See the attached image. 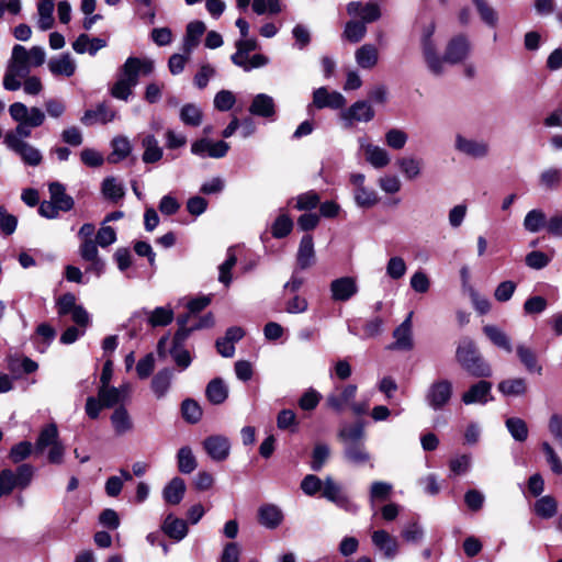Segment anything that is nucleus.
<instances>
[{
  "label": "nucleus",
  "mask_w": 562,
  "mask_h": 562,
  "mask_svg": "<svg viewBox=\"0 0 562 562\" xmlns=\"http://www.w3.org/2000/svg\"><path fill=\"white\" fill-rule=\"evenodd\" d=\"M436 24L430 21L424 25L420 34V49L428 71L434 76H442L446 65L464 63L471 55L472 45L464 34L452 36L446 44L443 55L438 52L437 42L434 38Z\"/></svg>",
  "instance_id": "f257e3e1"
},
{
  "label": "nucleus",
  "mask_w": 562,
  "mask_h": 562,
  "mask_svg": "<svg viewBox=\"0 0 562 562\" xmlns=\"http://www.w3.org/2000/svg\"><path fill=\"white\" fill-rule=\"evenodd\" d=\"M155 69L150 58L128 57L120 67L117 78L110 88V94L117 100L128 101L140 76H149Z\"/></svg>",
  "instance_id": "f03ea898"
},
{
  "label": "nucleus",
  "mask_w": 562,
  "mask_h": 562,
  "mask_svg": "<svg viewBox=\"0 0 562 562\" xmlns=\"http://www.w3.org/2000/svg\"><path fill=\"white\" fill-rule=\"evenodd\" d=\"M9 113L13 121L18 123L14 131L4 136L3 143L10 146V139L14 138L19 143H26L24 139L31 136V130L44 124L46 115L37 106L27 108L22 102H14L9 106Z\"/></svg>",
  "instance_id": "7ed1b4c3"
},
{
  "label": "nucleus",
  "mask_w": 562,
  "mask_h": 562,
  "mask_svg": "<svg viewBox=\"0 0 562 562\" xmlns=\"http://www.w3.org/2000/svg\"><path fill=\"white\" fill-rule=\"evenodd\" d=\"M456 358L459 364L473 376L490 378L492 375L491 366L482 359L474 342L469 338L461 340Z\"/></svg>",
  "instance_id": "20e7f679"
},
{
  "label": "nucleus",
  "mask_w": 562,
  "mask_h": 562,
  "mask_svg": "<svg viewBox=\"0 0 562 562\" xmlns=\"http://www.w3.org/2000/svg\"><path fill=\"white\" fill-rule=\"evenodd\" d=\"M35 469L29 463L20 464L15 471H0V497L9 496L14 488L25 490L33 481Z\"/></svg>",
  "instance_id": "39448f33"
},
{
  "label": "nucleus",
  "mask_w": 562,
  "mask_h": 562,
  "mask_svg": "<svg viewBox=\"0 0 562 562\" xmlns=\"http://www.w3.org/2000/svg\"><path fill=\"white\" fill-rule=\"evenodd\" d=\"M375 116V111L371 103L366 100H359L348 108H342L338 114L344 128H352L357 123H369Z\"/></svg>",
  "instance_id": "423d86ee"
},
{
  "label": "nucleus",
  "mask_w": 562,
  "mask_h": 562,
  "mask_svg": "<svg viewBox=\"0 0 562 562\" xmlns=\"http://www.w3.org/2000/svg\"><path fill=\"white\" fill-rule=\"evenodd\" d=\"M452 395V382L448 379H437L429 384L425 393V402L431 409L441 411L450 403Z\"/></svg>",
  "instance_id": "0eeeda50"
},
{
  "label": "nucleus",
  "mask_w": 562,
  "mask_h": 562,
  "mask_svg": "<svg viewBox=\"0 0 562 562\" xmlns=\"http://www.w3.org/2000/svg\"><path fill=\"white\" fill-rule=\"evenodd\" d=\"M349 181L353 187V199L357 206L370 209L379 203L380 199L376 191L366 186V176L363 173H351Z\"/></svg>",
  "instance_id": "6e6552de"
},
{
  "label": "nucleus",
  "mask_w": 562,
  "mask_h": 562,
  "mask_svg": "<svg viewBox=\"0 0 562 562\" xmlns=\"http://www.w3.org/2000/svg\"><path fill=\"white\" fill-rule=\"evenodd\" d=\"M359 149L363 153L364 160L374 169H382L390 165V153L373 143L369 142L367 137L358 138Z\"/></svg>",
  "instance_id": "1a4fd4ad"
},
{
  "label": "nucleus",
  "mask_w": 562,
  "mask_h": 562,
  "mask_svg": "<svg viewBox=\"0 0 562 562\" xmlns=\"http://www.w3.org/2000/svg\"><path fill=\"white\" fill-rule=\"evenodd\" d=\"M322 495L327 501L334 503L338 507L345 509L349 513H356L358 510L357 505H355L347 494L344 492L340 484H338L331 476H326L324 480V486Z\"/></svg>",
  "instance_id": "9d476101"
},
{
  "label": "nucleus",
  "mask_w": 562,
  "mask_h": 562,
  "mask_svg": "<svg viewBox=\"0 0 562 562\" xmlns=\"http://www.w3.org/2000/svg\"><path fill=\"white\" fill-rule=\"evenodd\" d=\"M229 150V144L224 140H212L203 137L191 144V153L200 158H223Z\"/></svg>",
  "instance_id": "9b49d317"
},
{
  "label": "nucleus",
  "mask_w": 562,
  "mask_h": 562,
  "mask_svg": "<svg viewBox=\"0 0 562 562\" xmlns=\"http://www.w3.org/2000/svg\"><path fill=\"white\" fill-rule=\"evenodd\" d=\"M98 244L94 240L81 241L78 252L80 258L88 262L86 272L95 276L97 278L105 270V262L99 256Z\"/></svg>",
  "instance_id": "f8f14e48"
},
{
  "label": "nucleus",
  "mask_w": 562,
  "mask_h": 562,
  "mask_svg": "<svg viewBox=\"0 0 562 562\" xmlns=\"http://www.w3.org/2000/svg\"><path fill=\"white\" fill-rule=\"evenodd\" d=\"M346 98L338 91H329L326 87L317 88L313 91V101L307 109L322 110L325 108L340 110L346 105Z\"/></svg>",
  "instance_id": "ddd939ff"
},
{
  "label": "nucleus",
  "mask_w": 562,
  "mask_h": 562,
  "mask_svg": "<svg viewBox=\"0 0 562 562\" xmlns=\"http://www.w3.org/2000/svg\"><path fill=\"white\" fill-rule=\"evenodd\" d=\"M454 148L473 159L485 158L490 153L488 143L483 139L469 138L458 134L454 139Z\"/></svg>",
  "instance_id": "4468645a"
},
{
  "label": "nucleus",
  "mask_w": 562,
  "mask_h": 562,
  "mask_svg": "<svg viewBox=\"0 0 562 562\" xmlns=\"http://www.w3.org/2000/svg\"><path fill=\"white\" fill-rule=\"evenodd\" d=\"M356 384L341 385L335 389L334 392L327 395L326 405L337 412H342L346 407L352 403L357 394Z\"/></svg>",
  "instance_id": "2eb2a0df"
},
{
  "label": "nucleus",
  "mask_w": 562,
  "mask_h": 562,
  "mask_svg": "<svg viewBox=\"0 0 562 562\" xmlns=\"http://www.w3.org/2000/svg\"><path fill=\"white\" fill-rule=\"evenodd\" d=\"M358 291L359 286L353 277H341L330 282V294L335 302L349 301Z\"/></svg>",
  "instance_id": "dca6fc26"
},
{
  "label": "nucleus",
  "mask_w": 562,
  "mask_h": 562,
  "mask_svg": "<svg viewBox=\"0 0 562 562\" xmlns=\"http://www.w3.org/2000/svg\"><path fill=\"white\" fill-rule=\"evenodd\" d=\"M202 445L207 456L214 461H224L229 456L231 442L225 436L214 435L206 437Z\"/></svg>",
  "instance_id": "f3484780"
},
{
  "label": "nucleus",
  "mask_w": 562,
  "mask_h": 562,
  "mask_svg": "<svg viewBox=\"0 0 562 562\" xmlns=\"http://www.w3.org/2000/svg\"><path fill=\"white\" fill-rule=\"evenodd\" d=\"M492 400V383L485 380H480L479 382L472 384L469 390L465 391L461 396V401L465 405H485Z\"/></svg>",
  "instance_id": "a211bd4d"
},
{
  "label": "nucleus",
  "mask_w": 562,
  "mask_h": 562,
  "mask_svg": "<svg viewBox=\"0 0 562 562\" xmlns=\"http://www.w3.org/2000/svg\"><path fill=\"white\" fill-rule=\"evenodd\" d=\"M7 147L16 154L25 165L36 167L43 160L41 150L30 143H19L12 138L10 139V146Z\"/></svg>",
  "instance_id": "6ab92c4d"
},
{
  "label": "nucleus",
  "mask_w": 562,
  "mask_h": 562,
  "mask_svg": "<svg viewBox=\"0 0 562 562\" xmlns=\"http://www.w3.org/2000/svg\"><path fill=\"white\" fill-rule=\"evenodd\" d=\"M373 546L383 553V557L392 560L398 552V542L387 531L380 529L371 535Z\"/></svg>",
  "instance_id": "aec40b11"
},
{
  "label": "nucleus",
  "mask_w": 562,
  "mask_h": 562,
  "mask_svg": "<svg viewBox=\"0 0 562 562\" xmlns=\"http://www.w3.org/2000/svg\"><path fill=\"white\" fill-rule=\"evenodd\" d=\"M117 116L116 111L111 109L105 103H99L95 109L87 110L82 117L81 123L90 126L97 123L106 124L114 121Z\"/></svg>",
  "instance_id": "412c9836"
},
{
  "label": "nucleus",
  "mask_w": 562,
  "mask_h": 562,
  "mask_svg": "<svg viewBox=\"0 0 562 562\" xmlns=\"http://www.w3.org/2000/svg\"><path fill=\"white\" fill-rule=\"evenodd\" d=\"M347 12L352 16H360L363 23H371L380 19L381 11L376 3L362 4L360 1H351L347 4Z\"/></svg>",
  "instance_id": "4be33fe9"
},
{
  "label": "nucleus",
  "mask_w": 562,
  "mask_h": 562,
  "mask_svg": "<svg viewBox=\"0 0 562 562\" xmlns=\"http://www.w3.org/2000/svg\"><path fill=\"white\" fill-rule=\"evenodd\" d=\"M140 144L144 149L142 160L145 164H155L164 156V149L154 134L144 133L140 135Z\"/></svg>",
  "instance_id": "5701e85b"
},
{
  "label": "nucleus",
  "mask_w": 562,
  "mask_h": 562,
  "mask_svg": "<svg viewBox=\"0 0 562 562\" xmlns=\"http://www.w3.org/2000/svg\"><path fill=\"white\" fill-rule=\"evenodd\" d=\"M252 115L270 119L276 114V103L272 97L266 93H258L254 97L249 106Z\"/></svg>",
  "instance_id": "b1692460"
},
{
  "label": "nucleus",
  "mask_w": 562,
  "mask_h": 562,
  "mask_svg": "<svg viewBox=\"0 0 562 562\" xmlns=\"http://www.w3.org/2000/svg\"><path fill=\"white\" fill-rule=\"evenodd\" d=\"M394 344L392 349L411 350L414 346L412 337V313L408 314L406 319L394 330Z\"/></svg>",
  "instance_id": "393cba45"
},
{
  "label": "nucleus",
  "mask_w": 562,
  "mask_h": 562,
  "mask_svg": "<svg viewBox=\"0 0 562 562\" xmlns=\"http://www.w3.org/2000/svg\"><path fill=\"white\" fill-rule=\"evenodd\" d=\"M48 69L54 76L69 78L76 72L77 65L69 54H61L49 59Z\"/></svg>",
  "instance_id": "a878e982"
},
{
  "label": "nucleus",
  "mask_w": 562,
  "mask_h": 562,
  "mask_svg": "<svg viewBox=\"0 0 562 562\" xmlns=\"http://www.w3.org/2000/svg\"><path fill=\"white\" fill-rule=\"evenodd\" d=\"M108 42L100 37H90L87 34H80L72 43V49L77 54L88 53L94 56L100 49L106 47Z\"/></svg>",
  "instance_id": "bb28decb"
},
{
  "label": "nucleus",
  "mask_w": 562,
  "mask_h": 562,
  "mask_svg": "<svg viewBox=\"0 0 562 562\" xmlns=\"http://www.w3.org/2000/svg\"><path fill=\"white\" fill-rule=\"evenodd\" d=\"M258 519L263 527L276 529L283 520V513L277 505L266 504L259 507Z\"/></svg>",
  "instance_id": "cd10ccee"
},
{
  "label": "nucleus",
  "mask_w": 562,
  "mask_h": 562,
  "mask_svg": "<svg viewBox=\"0 0 562 562\" xmlns=\"http://www.w3.org/2000/svg\"><path fill=\"white\" fill-rule=\"evenodd\" d=\"M337 436L344 447L363 442L366 440L364 425L362 423L342 425Z\"/></svg>",
  "instance_id": "c85d7f7f"
},
{
  "label": "nucleus",
  "mask_w": 562,
  "mask_h": 562,
  "mask_svg": "<svg viewBox=\"0 0 562 562\" xmlns=\"http://www.w3.org/2000/svg\"><path fill=\"white\" fill-rule=\"evenodd\" d=\"M296 261L301 269L310 268L315 261L314 241L308 234L304 235L300 241Z\"/></svg>",
  "instance_id": "c756f323"
},
{
  "label": "nucleus",
  "mask_w": 562,
  "mask_h": 562,
  "mask_svg": "<svg viewBox=\"0 0 562 562\" xmlns=\"http://www.w3.org/2000/svg\"><path fill=\"white\" fill-rule=\"evenodd\" d=\"M50 200L59 207L63 212L70 211L74 205V199L66 193L64 184L60 182H52L48 186Z\"/></svg>",
  "instance_id": "7c9ffc66"
},
{
  "label": "nucleus",
  "mask_w": 562,
  "mask_h": 562,
  "mask_svg": "<svg viewBox=\"0 0 562 562\" xmlns=\"http://www.w3.org/2000/svg\"><path fill=\"white\" fill-rule=\"evenodd\" d=\"M395 164L408 181L415 180L422 175L423 161L413 156L397 158Z\"/></svg>",
  "instance_id": "2f4dec72"
},
{
  "label": "nucleus",
  "mask_w": 562,
  "mask_h": 562,
  "mask_svg": "<svg viewBox=\"0 0 562 562\" xmlns=\"http://www.w3.org/2000/svg\"><path fill=\"white\" fill-rule=\"evenodd\" d=\"M516 353L528 372L539 375L542 374V366L539 363L537 355L531 348L520 344L516 347Z\"/></svg>",
  "instance_id": "473e14b6"
},
{
  "label": "nucleus",
  "mask_w": 562,
  "mask_h": 562,
  "mask_svg": "<svg viewBox=\"0 0 562 562\" xmlns=\"http://www.w3.org/2000/svg\"><path fill=\"white\" fill-rule=\"evenodd\" d=\"M173 379L171 369L165 368L158 371L151 380V390L156 398L160 400L168 393Z\"/></svg>",
  "instance_id": "72a5a7b5"
},
{
  "label": "nucleus",
  "mask_w": 562,
  "mask_h": 562,
  "mask_svg": "<svg viewBox=\"0 0 562 562\" xmlns=\"http://www.w3.org/2000/svg\"><path fill=\"white\" fill-rule=\"evenodd\" d=\"M59 440L57 426L55 424H48L40 431L34 449L37 453H43L47 448L54 446Z\"/></svg>",
  "instance_id": "f704fd0d"
},
{
  "label": "nucleus",
  "mask_w": 562,
  "mask_h": 562,
  "mask_svg": "<svg viewBox=\"0 0 562 562\" xmlns=\"http://www.w3.org/2000/svg\"><path fill=\"white\" fill-rule=\"evenodd\" d=\"M186 493V483L181 477H173L164 488L162 497L167 504L178 505Z\"/></svg>",
  "instance_id": "c9c22d12"
},
{
  "label": "nucleus",
  "mask_w": 562,
  "mask_h": 562,
  "mask_svg": "<svg viewBox=\"0 0 562 562\" xmlns=\"http://www.w3.org/2000/svg\"><path fill=\"white\" fill-rule=\"evenodd\" d=\"M111 424L116 435L122 436L133 430L134 424L126 408L117 407L111 415Z\"/></svg>",
  "instance_id": "e433bc0d"
},
{
  "label": "nucleus",
  "mask_w": 562,
  "mask_h": 562,
  "mask_svg": "<svg viewBox=\"0 0 562 562\" xmlns=\"http://www.w3.org/2000/svg\"><path fill=\"white\" fill-rule=\"evenodd\" d=\"M112 153L108 156V161L117 164L127 158L132 151V144L126 136H116L111 142Z\"/></svg>",
  "instance_id": "4c0bfd02"
},
{
  "label": "nucleus",
  "mask_w": 562,
  "mask_h": 562,
  "mask_svg": "<svg viewBox=\"0 0 562 562\" xmlns=\"http://www.w3.org/2000/svg\"><path fill=\"white\" fill-rule=\"evenodd\" d=\"M164 532L176 541L182 540L188 533V526L183 519L168 515L162 524Z\"/></svg>",
  "instance_id": "58836bf2"
},
{
  "label": "nucleus",
  "mask_w": 562,
  "mask_h": 562,
  "mask_svg": "<svg viewBox=\"0 0 562 562\" xmlns=\"http://www.w3.org/2000/svg\"><path fill=\"white\" fill-rule=\"evenodd\" d=\"M355 58L359 67L371 69L378 64V49L372 44H364L356 50Z\"/></svg>",
  "instance_id": "ea45409f"
},
{
  "label": "nucleus",
  "mask_w": 562,
  "mask_h": 562,
  "mask_svg": "<svg viewBox=\"0 0 562 562\" xmlns=\"http://www.w3.org/2000/svg\"><path fill=\"white\" fill-rule=\"evenodd\" d=\"M504 396H522L527 393V381L524 378H512L503 380L497 385Z\"/></svg>",
  "instance_id": "a19ab883"
},
{
  "label": "nucleus",
  "mask_w": 562,
  "mask_h": 562,
  "mask_svg": "<svg viewBox=\"0 0 562 562\" xmlns=\"http://www.w3.org/2000/svg\"><path fill=\"white\" fill-rule=\"evenodd\" d=\"M483 331L497 348H501L508 353L513 351L512 340L503 329L494 325H486L484 326Z\"/></svg>",
  "instance_id": "79ce46f5"
},
{
  "label": "nucleus",
  "mask_w": 562,
  "mask_h": 562,
  "mask_svg": "<svg viewBox=\"0 0 562 562\" xmlns=\"http://www.w3.org/2000/svg\"><path fill=\"white\" fill-rule=\"evenodd\" d=\"M344 456L345 459L356 465H361L370 461L371 456L368 452L364 441L355 443V445H348L344 447Z\"/></svg>",
  "instance_id": "37998d69"
},
{
  "label": "nucleus",
  "mask_w": 562,
  "mask_h": 562,
  "mask_svg": "<svg viewBox=\"0 0 562 562\" xmlns=\"http://www.w3.org/2000/svg\"><path fill=\"white\" fill-rule=\"evenodd\" d=\"M205 394L211 403L222 404L228 396V387L222 379L216 378L209 382Z\"/></svg>",
  "instance_id": "c03bdc74"
},
{
  "label": "nucleus",
  "mask_w": 562,
  "mask_h": 562,
  "mask_svg": "<svg viewBox=\"0 0 562 562\" xmlns=\"http://www.w3.org/2000/svg\"><path fill=\"white\" fill-rule=\"evenodd\" d=\"M533 510L540 518L550 519L558 513V502L551 495L541 496L536 501Z\"/></svg>",
  "instance_id": "a18cd8bd"
},
{
  "label": "nucleus",
  "mask_w": 562,
  "mask_h": 562,
  "mask_svg": "<svg viewBox=\"0 0 562 562\" xmlns=\"http://www.w3.org/2000/svg\"><path fill=\"white\" fill-rule=\"evenodd\" d=\"M55 3L40 0L37 2V27L41 31H47L54 25Z\"/></svg>",
  "instance_id": "49530a36"
},
{
  "label": "nucleus",
  "mask_w": 562,
  "mask_h": 562,
  "mask_svg": "<svg viewBox=\"0 0 562 562\" xmlns=\"http://www.w3.org/2000/svg\"><path fill=\"white\" fill-rule=\"evenodd\" d=\"M393 491V485L384 481H375L370 486L369 501L371 508L374 509L376 503L389 499Z\"/></svg>",
  "instance_id": "de8ad7c7"
},
{
  "label": "nucleus",
  "mask_w": 562,
  "mask_h": 562,
  "mask_svg": "<svg viewBox=\"0 0 562 562\" xmlns=\"http://www.w3.org/2000/svg\"><path fill=\"white\" fill-rule=\"evenodd\" d=\"M8 67L18 69L24 75H29L30 61L27 50L22 45H14Z\"/></svg>",
  "instance_id": "09e8293b"
},
{
  "label": "nucleus",
  "mask_w": 562,
  "mask_h": 562,
  "mask_svg": "<svg viewBox=\"0 0 562 562\" xmlns=\"http://www.w3.org/2000/svg\"><path fill=\"white\" fill-rule=\"evenodd\" d=\"M142 313L148 316V323L153 327L167 326L173 319V311L168 306H159L151 312L144 311Z\"/></svg>",
  "instance_id": "8fccbe9b"
},
{
  "label": "nucleus",
  "mask_w": 562,
  "mask_h": 562,
  "mask_svg": "<svg viewBox=\"0 0 562 562\" xmlns=\"http://www.w3.org/2000/svg\"><path fill=\"white\" fill-rule=\"evenodd\" d=\"M236 52L231 56L233 64L243 60L248 57V54L256 50L259 47V43L256 37H244L235 42Z\"/></svg>",
  "instance_id": "3c124183"
},
{
  "label": "nucleus",
  "mask_w": 562,
  "mask_h": 562,
  "mask_svg": "<svg viewBox=\"0 0 562 562\" xmlns=\"http://www.w3.org/2000/svg\"><path fill=\"white\" fill-rule=\"evenodd\" d=\"M180 120L184 125L199 126L203 120L201 108L194 103H187L180 110Z\"/></svg>",
  "instance_id": "603ef678"
},
{
  "label": "nucleus",
  "mask_w": 562,
  "mask_h": 562,
  "mask_svg": "<svg viewBox=\"0 0 562 562\" xmlns=\"http://www.w3.org/2000/svg\"><path fill=\"white\" fill-rule=\"evenodd\" d=\"M98 397L104 407H112L124 400L122 390L111 387L109 384L99 387Z\"/></svg>",
  "instance_id": "864d4df0"
},
{
  "label": "nucleus",
  "mask_w": 562,
  "mask_h": 562,
  "mask_svg": "<svg viewBox=\"0 0 562 562\" xmlns=\"http://www.w3.org/2000/svg\"><path fill=\"white\" fill-rule=\"evenodd\" d=\"M177 459L179 471L184 474L193 472L198 465L195 457L189 447L180 448L177 454Z\"/></svg>",
  "instance_id": "5fc2aeb1"
},
{
  "label": "nucleus",
  "mask_w": 562,
  "mask_h": 562,
  "mask_svg": "<svg viewBox=\"0 0 562 562\" xmlns=\"http://www.w3.org/2000/svg\"><path fill=\"white\" fill-rule=\"evenodd\" d=\"M237 262V257L233 247L227 250L226 260L218 267V281L228 286L232 282L231 271Z\"/></svg>",
  "instance_id": "6e6d98bb"
},
{
  "label": "nucleus",
  "mask_w": 562,
  "mask_h": 562,
  "mask_svg": "<svg viewBox=\"0 0 562 562\" xmlns=\"http://www.w3.org/2000/svg\"><path fill=\"white\" fill-rule=\"evenodd\" d=\"M366 34V23H363L362 21L352 20L346 23L342 36L351 43H358L364 37Z\"/></svg>",
  "instance_id": "4d7b16f0"
},
{
  "label": "nucleus",
  "mask_w": 562,
  "mask_h": 562,
  "mask_svg": "<svg viewBox=\"0 0 562 562\" xmlns=\"http://www.w3.org/2000/svg\"><path fill=\"white\" fill-rule=\"evenodd\" d=\"M546 225V215L541 210H531L524 220V227L530 233L539 232Z\"/></svg>",
  "instance_id": "13d9d810"
},
{
  "label": "nucleus",
  "mask_w": 562,
  "mask_h": 562,
  "mask_svg": "<svg viewBox=\"0 0 562 562\" xmlns=\"http://www.w3.org/2000/svg\"><path fill=\"white\" fill-rule=\"evenodd\" d=\"M384 137L385 144L394 150L403 149L408 140L407 133L401 128H390Z\"/></svg>",
  "instance_id": "bf43d9fd"
},
{
  "label": "nucleus",
  "mask_w": 562,
  "mask_h": 562,
  "mask_svg": "<svg viewBox=\"0 0 562 562\" xmlns=\"http://www.w3.org/2000/svg\"><path fill=\"white\" fill-rule=\"evenodd\" d=\"M475 8L482 19V21L491 26L495 27L498 22L497 12L487 4L485 0H473Z\"/></svg>",
  "instance_id": "052dcab7"
},
{
  "label": "nucleus",
  "mask_w": 562,
  "mask_h": 562,
  "mask_svg": "<svg viewBox=\"0 0 562 562\" xmlns=\"http://www.w3.org/2000/svg\"><path fill=\"white\" fill-rule=\"evenodd\" d=\"M506 427L512 437L517 441H525L528 437L527 424L518 417H510L506 420Z\"/></svg>",
  "instance_id": "680f3d73"
},
{
  "label": "nucleus",
  "mask_w": 562,
  "mask_h": 562,
  "mask_svg": "<svg viewBox=\"0 0 562 562\" xmlns=\"http://www.w3.org/2000/svg\"><path fill=\"white\" fill-rule=\"evenodd\" d=\"M181 412L183 418L190 424L198 423L202 417V409L200 405L190 398L182 402Z\"/></svg>",
  "instance_id": "e2e57ef3"
},
{
  "label": "nucleus",
  "mask_w": 562,
  "mask_h": 562,
  "mask_svg": "<svg viewBox=\"0 0 562 562\" xmlns=\"http://www.w3.org/2000/svg\"><path fill=\"white\" fill-rule=\"evenodd\" d=\"M102 192L106 199L117 201L124 195V188L114 178H106L102 183Z\"/></svg>",
  "instance_id": "0e129e2a"
},
{
  "label": "nucleus",
  "mask_w": 562,
  "mask_h": 562,
  "mask_svg": "<svg viewBox=\"0 0 562 562\" xmlns=\"http://www.w3.org/2000/svg\"><path fill=\"white\" fill-rule=\"evenodd\" d=\"M329 454L330 449L327 445L317 443L313 450L311 469L314 471H321L329 458Z\"/></svg>",
  "instance_id": "69168bd1"
},
{
  "label": "nucleus",
  "mask_w": 562,
  "mask_h": 562,
  "mask_svg": "<svg viewBox=\"0 0 562 562\" xmlns=\"http://www.w3.org/2000/svg\"><path fill=\"white\" fill-rule=\"evenodd\" d=\"M379 188L386 194H395L402 188V182L396 175L385 173L378 179Z\"/></svg>",
  "instance_id": "338daca9"
},
{
  "label": "nucleus",
  "mask_w": 562,
  "mask_h": 562,
  "mask_svg": "<svg viewBox=\"0 0 562 562\" xmlns=\"http://www.w3.org/2000/svg\"><path fill=\"white\" fill-rule=\"evenodd\" d=\"M32 451L33 446L30 441H21L11 448L9 458L13 463L18 464L27 459Z\"/></svg>",
  "instance_id": "774afa93"
}]
</instances>
